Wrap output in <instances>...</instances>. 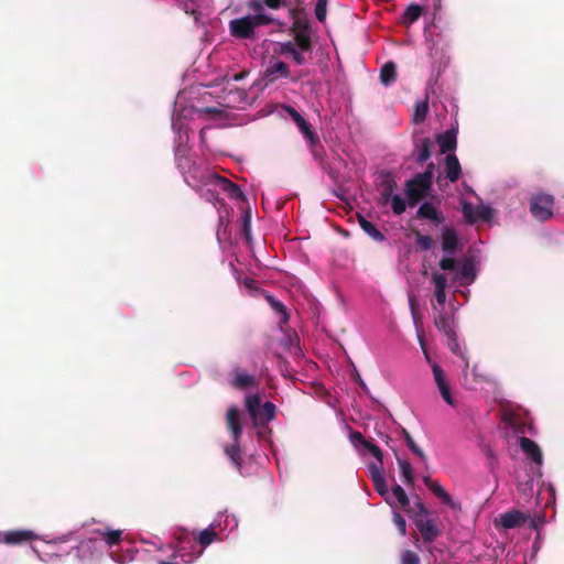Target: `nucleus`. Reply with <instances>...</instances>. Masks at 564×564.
Masks as SVG:
<instances>
[{"instance_id": "obj_41", "label": "nucleus", "mask_w": 564, "mask_h": 564, "mask_svg": "<svg viewBox=\"0 0 564 564\" xmlns=\"http://www.w3.org/2000/svg\"><path fill=\"white\" fill-rule=\"evenodd\" d=\"M400 560V564H421L419 555L411 550H404Z\"/></svg>"}, {"instance_id": "obj_59", "label": "nucleus", "mask_w": 564, "mask_h": 564, "mask_svg": "<svg viewBox=\"0 0 564 564\" xmlns=\"http://www.w3.org/2000/svg\"><path fill=\"white\" fill-rule=\"evenodd\" d=\"M476 220L478 218L482 220H488L490 218V209L489 208H482L481 210L477 212V215H475Z\"/></svg>"}, {"instance_id": "obj_54", "label": "nucleus", "mask_w": 564, "mask_h": 564, "mask_svg": "<svg viewBox=\"0 0 564 564\" xmlns=\"http://www.w3.org/2000/svg\"><path fill=\"white\" fill-rule=\"evenodd\" d=\"M434 299L440 306V308H444V305L446 303V290H434Z\"/></svg>"}, {"instance_id": "obj_20", "label": "nucleus", "mask_w": 564, "mask_h": 564, "mask_svg": "<svg viewBox=\"0 0 564 564\" xmlns=\"http://www.w3.org/2000/svg\"><path fill=\"white\" fill-rule=\"evenodd\" d=\"M432 142L429 138H424L419 142H415L413 155L417 163L422 164L427 161L431 156Z\"/></svg>"}, {"instance_id": "obj_6", "label": "nucleus", "mask_w": 564, "mask_h": 564, "mask_svg": "<svg viewBox=\"0 0 564 564\" xmlns=\"http://www.w3.org/2000/svg\"><path fill=\"white\" fill-rule=\"evenodd\" d=\"M434 313V324L435 327L443 333L448 340H452L456 344V333L454 329V319L453 316L445 312L443 308H438L435 304H433Z\"/></svg>"}, {"instance_id": "obj_15", "label": "nucleus", "mask_w": 564, "mask_h": 564, "mask_svg": "<svg viewBox=\"0 0 564 564\" xmlns=\"http://www.w3.org/2000/svg\"><path fill=\"white\" fill-rule=\"evenodd\" d=\"M379 187H380V204H382V205L389 204L390 198L392 196H394L393 192L397 188V182L393 178L391 173L382 174Z\"/></svg>"}, {"instance_id": "obj_36", "label": "nucleus", "mask_w": 564, "mask_h": 564, "mask_svg": "<svg viewBox=\"0 0 564 564\" xmlns=\"http://www.w3.org/2000/svg\"><path fill=\"white\" fill-rule=\"evenodd\" d=\"M224 525V529H236L238 527V520L234 514L225 516L224 521H219L217 525L212 523L207 529H216L217 527Z\"/></svg>"}, {"instance_id": "obj_32", "label": "nucleus", "mask_w": 564, "mask_h": 564, "mask_svg": "<svg viewBox=\"0 0 564 564\" xmlns=\"http://www.w3.org/2000/svg\"><path fill=\"white\" fill-rule=\"evenodd\" d=\"M427 112H429V104L426 100L416 102L415 110L412 116V121L415 124L422 123L425 120Z\"/></svg>"}, {"instance_id": "obj_62", "label": "nucleus", "mask_w": 564, "mask_h": 564, "mask_svg": "<svg viewBox=\"0 0 564 564\" xmlns=\"http://www.w3.org/2000/svg\"><path fill=\"white\" fill-rule=\"evenodd\" d=\"M423 481H424L425 486L429 488L431 486V484H434L436 480H433L430 476H425L423 478Z\"/></svg>"}, {"instance_id": "obj_45", "label": "nucleus", "mask_w": 564, "mask_h": 564, "mask_svg": "<svg viewBox=\"0 0 564 564\" xmlns=\"http://www.w3.org/2000/svg\"><path fill=\"white\" fill-rule=\"evenodd\" d=\"M217 535V531H200L197 538L199 544L205 547L210 544Z\"/></svg>"}, {"instance_id": "obj_47", "label": "nucleus", "mask_w": 564, "mask_h": 564, "mask_svg": "<svg viewBox=\"0 0 564 564\" xmlns=\"http://www.w3.org/2000/svg\"><path fill=\"white\" fill-rule=\"evenodd\" d=\"M365 448L372 454V456L379 462V464H382L383 462V454L382 451L372 442L368 441V443L365 445Z\"/></svg>"}, {"instance_id": "obj_23", "label": "nucleus", "mask_w": 564, "mask_h": 564, "mask_svg": "<svg viewBox=\"0 0 564 564\" xmlns=\"http://www.w3.org/2000/svg\"><path fill=\"white\" fill-rule=\"evenodd\" d=\"M226 455L232 463V465L238 469L241 470L242 467V455L240 449V440L232 441V444L225 446L224 448Z\"/></svg>"}, {"instance_id": "obj_61", "label": "nucleus", "mask_w": 564, "mask_h": 564, "mask_svg": "<svg viewBox=\"0 0 564 564\" xmlns=\"http://www.w3.org/2000/svg\"><path fill=\"white\" fill-rule=\"evenodd\" d=\"M247 76V73L243 70V72H240V73H237L235 75H232L231 77L229 76H226L225 79L229 83L230 80L232 82H239L241 79H243L245 77Z\"/></svg>"}, {"instance_id": "obj_13", "label": "nucleus", "mask_w": 564, "mask_h": 564, "mask_svg": "<svg viewBox=\"0 0 564 564\" xmlns=\"http://www.w3.org/2000/svg\"><path fill=\"white\" fill-rule=\"evenodd\" d=\"M416 218L429 219L434 225H441L445 221V217L442 212L437 210L436 207L429 202H424L416 212Z\"/></svg>"}, {"instance_id": "obj_55", "label": "nucleus", "mask_w": 564, "mask_h": 564, "mask_svg": "<svg viewBox=\"0 0 564 564\" xmlns=\"http://www.w3.org/2000/svg\"><path fill=\"white\" fill-rule=\"evenodd\" d=\"M460 273H462L463 278H466L469 280H474V278H475L474 267L469 262H466L463 264Z\"/></svg>"}, {"instance_id": "obj_7", "label": "nucleus", "mask_w": 564, "mask_h": 564, "mask_svg": "<svg viewBox=\"0 0 564 564\" xmlns=\"http://www.w3.org/2000/svg\"><path fill=\"white\" fill-rule=\"evenodd\" d=\"M403 510L414 518L417 529H433L429 519V510L421 499L417 498L413 505L409 502V507Z\"/></svg>"}, {"instance_id": "obj_25", "label": "nucleus", "mask_w": 564, "mask_h": 564, "mask_svg": "<svg viewBox=\"0 0 564 564\" xmlns=\"http://www.w3.org/2000/svg\"><path fill=\"white\" fill-rule=\"evenodd\" d=\"M358 223L360 228L375 241L381 242L384 240V235L362 215H358Z\"/></svg>"}, {"instance_id": "obj_42", "label": "nucleus", "mask_w": 564, "mask_h": 564, "mask_svg": "<svg viewBox=\"0 0 564 564\" xmlns=\"http://www.w3.org/2000/svg\"><path fill=\"white\" fill-rule=\"evenodd\" d=\"M438 265L443 271H454L457 268V261L452 256L446 254L440 260Z\"/></svg>"}, {"instance_id": "obj_26", "label": "nucleus", "mask_w": 564, "mask_h": 564, "mask_svg": "<svg viewBox=\"0 0 564 564\" xmlns=\"http://www.w3.org/2000/svg\"><path fill=\"white\" fill-rule=\"evenodd\" d=\"M397 78V66L393 62L386 63L380 70V80L384 86L391 85Z\"/></svg>"}, {"instance_id": "obj_38", "label": "nucleus", "mask_w": 564, "mask_h": 564, "mask_svg": "<svg viewBox=\"0 0 564 564\" xmlns=\"http://www.w3.org/2000/svg\"><path fill=\"white\" fill-rule=\"evenodd\" d=\"M123 531H102V539L107 545L112 546L121 541Z\"/></svg>"}, {"instance_id": "obj_44", "label": "nucleus", "mask_w": 564, "mask_h": 564, "mask_svg": "<svg viewBox=\"0 0 564 564\" xmlns=\"http://www.w3.org/2000/svg\"><path fill=\"white\" fill-rule=\"evenodd\" d=\"M409 305L412 314V318L414 321V324L417 326V324L421 322V314L419 308V303L414 295L409 296Z\"/></svg>"}, {"instance_id": "obj_14", "label": "nucleus", "mask_w": 564, "mask_h": 564, "mask_svg": "<svg viewBox=\"0 0 564 564\" xmlns=\"http://www.w3.org/2000/svg\"><path fill=\"white\" fill-rule=\"evenodd\" d=\"M175 156H176L177 167L182 171L186 183L194 186V184L189 180L188 174H191V172L193 171L194 174L192 177L196 178L197 169L195 166V163H193L191 161V159L186 155L185 149L177 150Z\"/></svg>"}, {"instance_id": "obj_10", "label": "nucleus", "mask_w": 564, "mask_h": 564, "mask_svg": "<svg viewBox=\"0 0 564 564\" xmlns=\"http://www.w3.org/2000/svg\"><path fill=\"white\" fill-rule=\"evenodd\" d=\"M226 424L232 441L240 440L242 435V425L240 420V410L237 406H230L226 413Z\"/></svg>"}, {"instance_id": "obj_64", "label": "nucleus", "mask_w": 564, "mask_h": 564, "mask_svg": "<svg viewBox=\"0 0 564 564\" xmlns=\"http://www.w3.org/2000/svg\"><path fill=\"white\" fill-rule=\"evenodd\" d=\"M159 564H178V563L171 562V561H161V562H159Z\"/></svg>"}, {"instance_id": "obj_18", "label": "nucleus", "mask_w": 564, "mask_h": 564, "mask_svg": "<svg viewBox=\"0 0 564 564\" xmlns=\"http://www.w3.org/2000/svg\"><path fill=\"white\" fill-rule=\"evenodd\" d=\"M429 489L442 500L443 503L448 506L454 512L460 511V505L455 501L448 492L441 486L438 481H435L434 484H431Z\"/></svg>"}, {"instance_id": "obj_57", "label": "nucleus", "mask_w": 564, "mask_h": 564, "mask_svg": "<svg viewBox=\"0 0 564 564\" xmlns=\"http://www.w3.org/2000/svg\"><path fill=\"white\" fill-rule=\"evenodd\" d=\"M393 522L398 527V529L406 528L405 519L399 512H393Z\"/></svg>"}, {"instance_id": "obj_9", "label": "nucleus", "mask_w": 564, "mask_h": 564, "mask_svg": "<svg viewBox=\"0 0 564 564\" xmlns=\"http://www.w3.org/2000/svg\"><path fill=\"white\" fill-rule=\"evenodd\" d=\"M462 249V243L455 228L445 226L442 230V250L445 254L453 256Z\"/></svg>"}, {"instance_id": "obj_43", "label": "nucleus", "mask_w": 564, "mask_h": 564, "mask_svg": "<svg viewBox=\"0 0 564 564\" xmlns=\"http://www.w3.org/2000/svg\"><path fill=\"white\" fill-rule=\"evenodd\" d=\"M314 12L316 19L319 22H324L327 13V0H317Z\"/></svg>"}, {"instance_id": "obj_17", "label": "nucleus", "mask_w": 564, "mask_h": 564, "mask_svg": "<svg viewBox=\"0 0 564 564\" xmlns=\"http://www.w3.org/2000/svg\"><path fill=\"white\" fill-rule=\"evenodd\" d=\"M39 538L34 531H7L3 541L7 544H22Z\"/></svg>"}, {"instance_id": "obj_28", "label": "nucleus", "mask_w": 564, "mask_h": 564, "mask_svg": "<svg viewBox=\"0 0 564 564\" xmlns=\"http://www.w3.org/2000/svg\"><path fill=\"white\" fill-rule=\"evenodd\" d=\"M390 494L392 495V505H390L391 507H394L395 502L402 509H405L406 507H409L410 499H409L406 492L404 491V489L400 485L395 484Z\"/></svg>"}, {"instance_id": "obj_52", "label": "nucleus", "mask_w": 564, "mask_h": 564, "mask_svg": "<svg viewBox=\"0 0 564 564\" xmlns=\"http://www.w3.org/2000/svg\"><path fill=\"white\" fill-rule=\"evenodd\" d=\"M310 143V148H311V151H312V154L314 156V159L316 160H321L322 156H323V148L319 143V138L317 137V141L316 142H308Z\"/></svg>"}, {"instance_id": "obj_19", "label": "nucleus", "mask_w": 564, "mask_h": 564, "mask_svg": "<svg viewBox=\"0 0 564 564\" xmlns=\"http://www.w3.org/2000/svg\"><path fill=\"white\" fill-rule=\"evenodd\" d=\"M445 172L449 182H456L462 174L459 161L455 154H447L445 159Z\"/></svg>"}, {"instance_id": "obj_40", "label": "nucleus", "mask_w": 564, "mask_h": 564, "mask_svg": "<svg viewBox=\"0 0 564 564\" xmlns=\"http://www.w3.org/2000/svg\"><path fill=\"white\" fill-rule=\"evenodd\" d=\"M271 306L282 315L281 323L286 324L289 322V314L286 312V307L280 301L274 300L273 297H269Z\"/></svg>"}, {"instance_id": "obj_1", "label": "nucleus", "mask_w": 564, "mask_h": 564, "mask_svg": "<svg viewBox=\"0 0 564 564\" xmlns=\"http://www.w3.org/2000/svg\"><path fill=\"white\" fill-rule=\"evenodd\" d=\"M289 14L292 20L290 33L293 40L279 43V53L301 66L307 63L306 54L311 55L314 50L312 22L302 8H293Z\"/></svg>"}, {"instance_id": "obj_50", "label": "nucleus", "mask_w": 564, "mask_h": 564, "mask_svg": "<svg viewBox=\"0 0 564 564\" xmlns=\"http://www.w3.org/2000/svg\"><path fill=\"white\" fill-rule=\"evenodd\" d=\"M437 388L440 390V393H441L443 400L448 405H454V399H453L452 393H451L449 384L448 383L442 384V386H438Z\"/></svg>"}, {"instance_id": "obj_58", "label": "nucleus", "mask_w": 564, "mask_h": 564, "mask_svg": "<svg viewBox=\"0 0 564 564\" xmlns=\"http://www.w3.org/2000/svg\"><path fill=\"white\" fill-rule=\"evenodd\" d=\"M263 3L270 9L278 10L282 4H285V0H263Z\"/></svg>"}, {"instance_id": "obj_39", "label": "nucleus", "mask_w": 564, "mask_h": 564, "mask_svg": "<svg viewBox=\"0 0 564 564\" xmlns=\"http://www.w3.org/2000/svg\"><path fill=\"white\" fill-rule=\"evenodd\" d=\"M432 283L434 284V290H446L447 278L444 273L435 271L432 273Z\"/></svg>"}, {"instance_id": "obj_5", "label": "nucleus", "mask_w": 564, "mask_h": 564, "mask_svg": "<svg viewBox=\"0 0 564 564\" xmlns=\"http://www.w3.org/2000/svg\"><path fill=\"white\" fill-rule=\"evenodd\" d=\"M229 31L230 34L236 39L242 40H254L256 39V28L250 18V15H246L239 19L231 20L229 22Z\"/></svg>"}, {"instance_id": "obj_31", "label": "nucleus", "mask_w": 564, "mask_h": 564, "mask_svg": "<svg viewBox=\"0 0 564 564\" xmlns=\"http://www.w3.org/2000/svg\"><path fill=\"white\" fill-rule=\"evenodd\" d=\"M260 412L261 417H259L258 424H264L274 419L276 408L272 402L267 401L263 405L260 406Z\"/></svg>"}, {"instance_id": "obj_35", "label": "nucleus", "mask_w": 564, "mask_h": 564, "mask_svg": "<svg viewBox=\"0 0 564 564\" xmlns=\"http://www.w3.org/2000/svg\"><path fill=\"white\" fill-rule=\"evenodd\" d=\"M391 208L394 215H401L406 209V203L400 195H394L390 198Z\"/></svg>"}, {"instance_id": "obj_3", "label": "nucleus", "mask_w": 564, "mask_h": 564, "mask_svg": "<svg viewBox=\"0 0 564 564\" xmlns=\"http://www.w3.org/2000/svg\"><path fill=\"white\" fill-rule=\"evenodd\" d=\"M529 524V529H539L544 524V518L534 517L520 510H509L495 519V525L501 529H514Z\"/></svg>"}, {"instance_id": "obj_30", "label": "nucleus", "mask_w": 564, "mask_h": 564, "mask_svg": "<svg viewBox=\"0 0 564 564\" xmlns=\"http://www.w3.org/2000/svg\"><path fill=\"white\" fill-rule=\"evenodd\" d=\"M401 434L405 441L406 446L411 449V452L416 455L423 463L427 462V457L424 454V452L416 445L411 434L405 430L402 429Z\"/></svg>"}, {"instance_id": "obj_33", "label": "nucleus", "mask_w": 564, "mask_h": 564, "mask_svg": "<svg viewBox=\"0 0 564 564\" xmlns=\"http://www.w3.org/2000/svg\"><path fill=\"white\" fill-rule=\"evenodd\" d=\"M373 482V487L376 489V491L389 503V505H392V495L390 494L389 489H388V486H387V482H386V478H381V479H375Z\"/></svg>"}, {"instance_id": "obj_53", "label": "nucleus", "mask_w": 564, "mask_h": 564, "mask_svg": "<svg viewBox=\"0 0 564 564\" xmlns=\"http://www.w3.org/2000/svg\"><path fill=\"white\" fill-rule=\"evenodd\" d=\"M263 0H248L247 7L252 10L256 14L264 12Z\"/></svg>"}, {"instance_id": "obj_12", "label": "nucleus", "mask_w": 564, "mask_h": 564, "mask_svg": "<svg viewBox=\"0 0 564 564\" xmlns=\"http://www.w3.org/2000/svg\"><path fill=\"white\" fill-rule=\"evenodd\" d=\"M231 387L238 390H246L257 386L254 376L247 373L240 368H235L231 372Z\"/></svg>"}, {"instance_id": "obj_21", "label": "nucleus", "mask_w": 564, "mask_h": 564, "mask_svg": "<svg viewBox=\"0 0 564 564\" xmlns=\"http://www.w3.org/2000/svg\"><path fill=\"white\" fill-rule=\"evenodd\" d=\"M217 183L219 187L228 194V196L232 199H245V194L240 189V187L232 183L230 180L218 176Z\"/></svg>"}, {"instance_id": "obj_24", "label": "nucleus", "mask_w": 564, "mask_h": 564, "mask_svg": "<svg viewBox=\"0 0 564 564\" xmlns=\"http://www.w3.org/2000/svg\"><path fill=\"white\" fill-rule=\"evenodd\" d=\"M246 409L253 420L254 424H258L259 417H261L260 406H261V398L259 394H252L246 397L245 400Z\"/></svg>"}, {"instance_id": "obj_2", "label": "nucleus", "mask_w": 564, "mask_h": 564, "mask_svg": "<svg viewBox=\"0 0 564 564\" xmlns=\"http://www.w3.org/2000/svg\"><path fill=\"white\" fill-rule=\"evenodd\" d=\"M434 166V163H430L426 171L416 174L405 182V195L410 207L415 206L427 196L432 186Z\"/></svg>"}, {"instance_id": "obj_34", "label": "nucleus", "mask_w": 564, "mask_h": 564, "mask_svg": "<svg viewBox=\"0 0 564 564\" xmlns=\"http://www.w3.org/2000/svg\"><path fill=\"white\" fill-rule=\"evenodd\" d=\"M414 235H415V243L420 249L427 251L433 248L434 239L432 236L422 235L419 230H415Z\"/></svg>"}, {"instance_id": "obj_16", "label": "nucleus", "mask_w": 564, "mask_h": 564, "mask_svg": "<svg viewBox=\"0 0 564 564\" xmlns=\"http://www.w3.org/2000/svg\"><path fill=\"white\" fill-rule=\"evenodd\" d=\"M520 447L535 464L541 465L543 463L541 448L534 441L522 436L520 437Z\"/></svg>"}, {"instance_id": "obj_8", "label": "nucleus", "mask_w": 564, "mask_h": 564, "mask_svg": "<svg viewBox=\"0 0 564 564\" xmlns=\"http://www.w3.org/2000/svg\"><path fill=\"white\" fill-rule=\"evenodd\" d=\"M290 76V67L283 61H275L270 63L262 75L264 86L273 84L279 78H288Z\"/></svg>"}, {"instance_id": "obj_46", "label": "nucleus", "mask_w": 564, "mask_h": 564, "mask_svg": "<svg viewBox=\"0 0 564 564\" xmlns=\"http://www.w3.org/2000/svg\"><path fill=\"white\" fill-rule=\"evenodd\" d=\"M432 371H433L434 380H435V383L437 387L447 383L445 373H444L443 369L441 368V366H438L437 364H433Z\"/></svg>"}, {"instance_id": "obj_63", "label": "nucleus", "mask_w": 564, "mask_h": 564, "mask_svg": "<svg viewBox=\"0 0 564 564\" xmlns=\"http://www.w3.org/2000/svg\"><path fill=\"white\" fill-rule=\"evenodd\" d=\"M448 346L454 352H456V349L458 348V343L456 341L455 344L454 341L448 340Z\"/></svg>"}, {"instance_id": "obj_22", "label": "nucleus", "mask_w": 564, "mask_h": 564, "mask_svg": "<svg viewBox=\"0 0 564 564\" xmlns=\"http://www.w3.org/2000/svg\"><path fill=\"white\" fill-rule=\"evenodd\" d=\"M441 153H447L456 149V131L454 129L445 131L437 137Z\"/></svg>"}, {"instance_id": "obj_51", "label": "nucleus", "mask_w": 564, "mask_h": 564, "mask_svg": "<svg viewBox=\"0 0 564 564\" xmlns=\"http://www.w3.org/2000/svg\"><path fill=\"white\" fill-rule=\"evenodd\" d=\"M369 471H370V478L372 481H375V479H381V478H384V473H383V468H382V464H371L369 466Z\"/></svg>"}, {"instance_id": "obj_49", "label": "nucleus", "mask_w": 564, "mask_h": 564, "mask_svg": "<svg viewBox=\"0 0 564 564\" xmlns=\"http://www.w3.org/2000/svg\"><path fill=\"white\" fill-rule=\"evenodd\" d=\"M463 215L468 224H474L476 221V214L470 203L463 204Z\"/></svg>"}, {"instance_id": "obj_4", "label": "nucleus", "mask_w": 564, "mask_h": 564, "mask_svg": "<svg viewBox=\"0 0 564 564\" xmlns=\"http://www.w3.org/2000/svg\"><path fill=\"white\" fill-rule=\"evenodd\" d=\"M554 198L547 194H539L531 198L530 212L532 216L544 221L553 216Z\"/></svg>"}, {"instance_id": "obj_48", "label": "nucleus", "mask_w": 564, "mask_h": 564, "mask_svg": "<svg viewBox=\"0 0 564 564\" xmlns=\"http://www.w3.org/2000/svg\"><path fill=\"white\" fill-rule=\"evenodd\" d=\"M250 230H251V214L247 210L242 216V232L246 239L250 240Z\"/></svg>"}, {"instance_id": "obj_11", "label": "nucleus", "mask_w": 564, "mask_h": 564, "mask_svg": "<svg viewBox=\"0 0 564 564\" xmlns=\"http://www.w3.org/2000/svg\"><path fill=\"white\" fill-rule=\"evenodd\" d=\"M288 113L293 119L300 131L303 133L304 138L308 142H316L317 141V134L312 129V126L310 122H307L299 111H296L293 107L289 106L286 108Z\"/></svg>"}, {"instance_id": "obj_60", "label": "nucleus", "mask_w": 564, "mask_h": 564, "mask_svg": "<svg viewBox=\"0 0 564 564\" xmlns=\"http://www.w3.org/2000/svg\"><path fill=\"white\" fill-rule=\"evenodd\" d=\"M423 533V538L427 542H432L436 539L440 531H421Z\"/></svg>"}, {"instance_id": "obj_37", "label": "nucleus", "mask_w": 564, "mask_h": 564, "mask_svg": "<svg viewBox=\"0 0 564 564\" xmlns=\"http://www.w3.org/2000/svg\"><path fill=\"white\" fill-rule=\"evenodd\" d=\"M250 18L256 29L261 25H270L274 23V19L264 12L250 15Z\"/></svg>"}, {"instance_id": "obj_56", "label": "nucleus", "mask_w": 564, "mask_h": 564, "mask_svg": "<svg viewBox=\"0 0 564 564\" xmlns=\"http://www.w3.org/2000/svg\"><path fill=\"white\" fill-rule=\"evenodd\" d=\"M351 442L358 446L361 445L365 447V445L368 443V440L365 438V436L360 432H352L351 434Z\"/></svg>"}, {"instance_id": "obj_29", "label": "nucleus", "mask_w": 564, "mask_h": 564, "mask_svg": "<svg viewBox=\"0 0 564 564\" xmlns=\"http://www.w3.org/2000/svg\"><path fill=\"white\" fill-rule=\"evenodd\" d=\"M397 459L403 482L408 486H413L414 475L411 464L408 460L401 459L399 457Z\"/></svg>"}, {"instance_id": "obj_27", "label": "nucleus", "mask_w": 564, "mask_h": 564, "mask_svg": "<svg viewBox=\"0 0 564 564\" xmlns=\"http://www.w3.org/2000/svg\"><path fill=\"white\" fill-rule=\"evenodd\" d=\"M423 13V8L419 4H410L403 13L402 23L411 25L420 19Z\"/></svg>"}]
</instances>
